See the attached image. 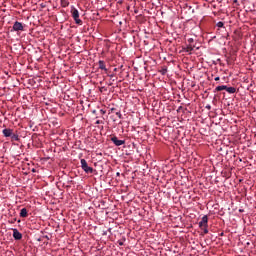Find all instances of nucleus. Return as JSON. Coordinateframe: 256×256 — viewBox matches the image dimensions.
I'll use <instances>...</instances> for the list:
<instances>
[{
  "label": "nucleus",
  "mask_w": 256,
  "mask_h": 256,
  "mask_svg": "<svg viewBox=\"0 0 256 256\" xmlns=\"http://www.w3.org/2000/svg\"><path fill=\"white\" fill-rule=\"evenodd\" d=\"M195 48L199 49V47H197V45L195 44V40L193 38H189L187 40L186 46L182 48V51H184V53H189L191 55V51H193V49Z\"/></svg>",
  "instance_id": "f257e3e1"
},
{
  "label": "nucleus",
  "mask_w": 256,
  "mask_h": 256,
  "mask_svg": "<svg viewBox=\"0 0 256 256\" xmlns=\"http://www.w3.org/2000/svg\"><path fill=\"white\" fill-rule=\"evenodd\" d=\"M71 15L76 23V25H83V21L79 19V10L77 8L73 7L71 8Z\"/></svg>",
  "instance_id": "f03ea898"
},
{
  "label": "nucleus",
  "mask_w": 256,
  "mask_h": 256,
  "mask_svg": "<svg viewBox=\"0 0 256 256\" xmlns=\"http://www.w3.org/2000/svg\"><path fill=\"white\" fill-rule=\"evenodd\" d=\"M80 163H81V167H82L84 172L91 174V173H93L95 171L93 169V167H90L89 164H87V160L81 159Z\"/></svg>",
  "instance_id": "7ed1b4c3"
},
{
  "label": "nucleus",
  "mask_w": 256,
  "mask_h": 256,
  "mask_svg": "<svg viewBox=\"0 0 256 256\" xmlns=\"http://www.w3.org/2000/svg\"><path fill=\"white\" fill-rule=\"evenodd\" d=\"M110 141H112V143H114V145H116V147H121V145H125V140H119V138H117V136H112L110 138Z\"/></svg>",
  "instance_id": "20e7f679"
},
{
  "label": "nucleus",
  "mask_w": 256,
  "mask_h": 256,
  "mask_svg": "<svg viewBox=\"0 0 256 256\" xmlns=\"http://www.w3.org/2000/svg\"><path fill=\"white\" fill-rule=\"evenodd\" d=\"M208 223H209V217H207V215H204L201 221L199 222L200 229H203L204 227H209Z\"/></svg>",
  "instance_id": "39448f33"
},
{
  "label": "nucleus",
  "mask_w": 256,
  "mask_h": 256,
  "mask_svg": "<svg viewBox=\"0 0 256 256\" xmlns=\"http://www.w3.org/2000/svg\"><path fill=\"white\" fill-rule=\"evenodd\" d=\"M12 29H13V31H25V26H23V23L16 21L13 24Z\"/></svg>",
  "instance_id": "423d86ee"
},
{
  "label": "nucleus",
  "mask_w": 256,
  "mask_h": 256,
  "mask_svg": "<svg viewBox=\"0 0 256 256\" xmlns=\"http://www.w3.org/2000/svg\"><path fill=\"white\" fill-rule=\"evenodd\" d=\"M13 237L16 241H21V239H23V234H21L19 230L13 229Z\"/></svg>",
  "instance_id": "0eeeda50"
},
{
  "label": "nucleus",
  "mask_w": 256,
  "mask_h": 256,
  "mask_svg": "<svg viewBox=\"0 0 256 256\" xmlns=\"http://www.w3.org/2000/svg\"><path fill=\"white\" fill-rule=\"evenodd\" d=\"M4 137H11L13 135V129L11 128H5L3 131H2Z\"/></svg>",
  "instance_id": "6e6552de"
},
{
  "label": "nucleus",
  "mask_w": 256,
  "mask_h": 256,
  "mask_svg": "<svg viewBox=\"0 0 256 256\" xmlns=\"http://www.w3.org/2000/svg\"><path fill=\"white\" fill-rule=\"evenodd\" d=\"M98 67H99V69H101L102 71H105V73H107L108 70H107V66H105V61L99 60Z\"/></svg>",
  "instance_id": "1a4fd4ad"
},
{
  "label": "nucleus",
  "mask_w": 256,
  "mask_h": 256,
  "mask_svg": "<svg viewBox=\"0 0 256 256\" xmlns=\"http://www.w3.org/2000/svg\"><path fill=\"white\" fill-rule=\"evenodd\" d=\"M227 90V86L226 85H221V86H217L214 89V93H218L219 91H226Z\"/></svg>",
  "instance_id": "9d476101"
},
{
  "label": "nucleus",
  "mask_w": 256,
  "mask_h": 256,
  "mask_svg": "<svg viewBox=\"0 0 256 256\" xmlns=\"http://www.w3.org/2000/svg\"><path fill=\"white\" fill-rule=\"evenodd\" d=\"M29 213L27 211V208H22L21 211H20V217H28Z\"/></svg>",
  "instance_id": "9b49d317"
},
{
  "label": "nucleus",
  "mask_w": 256,
  "mask_h": 256,
  "mask_svg": "<svg viewBox=\"0 0 256 256\" xmlns=\"http://www.w3.org/2000/svg\"><path fill=\"white\" fill-rule=\"evenodd\" d=\"M226 91H227V93H230V94L237 93V88L226 86Z\"/></svg>",
  "instance_id": "f8f14e48"
},
{
  "label": "nucleus",
  "mask_w": 256,
  "mask_h": 256,
  "mask_svg": "<svg viewBox=\"0 0 256 256\" xmlns=\"http://www.w3.org/2000/svg\"><path fill=\"white\" fill-rule=\"evenodd\" d=\"M10 138L12 139V141H19V135L18 134L12 133Z\"/></svg>",
  "instance_id": "ddd939ff"
},
{
  "label": "nucleus",
  "mask_w": 256,
  "mask_h": 256,
  "mask_svg": "<svg viewBox=\"0 0 256 256\" xmlns=\"http://www.w3.org/2000/svg\"><path fill=\"white\" fill-rule=\"evenodd\" d=\"M159 73L162 74V75H167V67H166V66L162 67V68L159 70Z\"/></svg>",
  "instance_id": "4468645a"
},
{
  "label": "nucleus",
  "mask_w": 256,
  "mask_h": 256,
  "mask_svg": "<svg viewBox=\"0 0 256 256\" xmlns=\"http://www.w3.org/2000/svg\"><path fill=\"white\" fill-rule=\"evenodd\" d=\"M60 3L62 5V7H68L69 6V2L67 0H60Z\"/></svg>",
  "instance_id": "2eb2a0df"
},
{
  "label": "nucleus",
  "mask_w": 256,
  "mask_h": 256,
  "mask_svg": "<svg viewBox=\"0 0 256 256\" xmlns=\"http://www.w3.org/2000/svg\"><path fill=\"white\" fill-rule=\"evenodd\" d=\"M116 115L119 119H123V114H121V111L116 112Z\"/></svg>",
  "instance_id": "dca6fc26"
},
{
  "label": "nucleus",
  "mask_w": 256,
  "mask_h": 256,
  "mask_svg": "<svg viewBox=\"0 0 256 256\" xmlns=\"http://www.w3.org/2000/svg\"><path fill=\"white\" fill-rule=\"evenodd\" d=\"M223 25H224V23H223L222 21H220V22H218V23L216 24V27L221 28V27H223Z\"/></svg>",
  "instance_id": "f3484780"
},
{
  "label": "nucleus",
  "mask_w": 256,
  "mask_h": 256,
  "mask_svg": "<svg viewBox=\"0 0 256 256\" xmlns=\"http://www.w3.org/2000/svg\"><path fill=\"white\" fill-rule=\"evenodd\" d=\"M201 229H203L204 235H207V233H209V229H207V227H204V228H201Z\"/></svg>",
  "instance_id": "a211bd4d"
},
{
  "label": "nucleus",
  "mask_w": 256,
  "mask_h": 256,
  "mask_svg": "<svg viewBox=\"0 0 256 256\" xmlns=\"http://www.w3.org/2000/svg\"><path fill=\"white\" fill-rule=\"evenodd\" d=\"M100 91H101V93H103V91H107V88L106 87H101Z\"/></svg>",
  "instance_id": "6ab92c4d"
},
{
  "label": "nucleus",
  "mask_w": 256,
  "mask_h": 256,
  "mask_svg": "<svg viewBox=\"0 0 256 256\" xmlns=\"http://www.w3.org/2000/svg\"><path fill=\"white\" fill-rule=\"evenodd\" d=\"M118 245H120V247H123V245H124L123 241L119 240Z\"/></svg>",
  "instance_id": "aec40b11"
},
{
  "label": "nucleus",
  "mask_w": 256,
  "mask_h": 256,
  "mask_svg": "<svg viewBox=\"0 0 256 256\" xmlns=\"http://www.w3.org/2000/svg\"><path fill=\"white\" fill-rule=\"evenodd\" d=\"M108 77H110L111 79H113L115 77V74H108Z\"/></svg>",
  "instance_id": "412c9836"
},
{
  "label": "nucleus",
  "mask_w": 256,
  "mask_h": 256,
  "mask_svg": "<svg viewBox=\"0 0 256 256\" xmlns=\"http://www.w3.org/2000/svg\"><path fill=\"white\" fill-rule=\"evenodd\" d=\"M100 113H101V115H105L106 112H105V110L101 109Z\"/></svg>",
  "instance_id": "4be33fe9"
},
{
  "label": "nucleus",
  "mask_w": 256,
  "mask_h": 256,
  "mask_svg": "<svg viewBox=\"0 0 256 256\" xmlns=\"http://www.w3.org/2000/svg\"><path fill=\"white\" fill-rule=\"evenodd\" d=\"M219 79H221L219 76L214 78V81H219Z\"/></svg>",
  "instance_id": "5701e85b"
},
{
  "label": "nucleus",
  "mask_w": 256,
  "mask_h": 256,
  "mask_svg": "<svg viewBox=\"0 0 256 256\" xmlns=\"http://www.w3.org/2000/svg\"><path fill=\"white\" fill-rule=\"evenodd\" d=\"M110 111L113 113V111H117V108H111Z\"/></svg>",
  "instance_id": "b1692460"
},
{
  "label": "nucleus",
  "mask_w": 256,
  "mask_h": 256,
  "mask_svg": "<svg viewBox=\"0 0 256 256\" xmlns=\"http://www.w3.org/2000/svg\"><path fill=\"white\" fill-rule=\"evenodd\" d=\"M206 109L211 110V105H207Z\"/></svg>",
  "instance_id": "393cba45"
},
{
  "label": "nucleus",
  "mask_w": 256,
  "mask_h": 256,
  "mask_svg": "<svg viewBox=\"0 0 256 256\" xmlns=\"http://www.w3.org/2000/svg\"><path fill=\"white\" fill-rule=\"evenodd\" d=\"M101 123V121L97 120L96 121V125H99Z\"/></svg>",
  "instance_id": "a878e982"
},
{
  "label": "nucleus",
  "mask_w": 256,
  "mask_h": 256,
  "mask_svg": "<svg viewBox=\"0 0 256 256\" xmlns=\"http://www.w3.org/2000/svg\"><path fill=\"white\" fill-rule=\"evenodd\" d=\"M15 221H17V219L12 220L11 223H15Z\"/></svg>",
  "instance_id": "bb28decb"
},
{
  "label": "nucleus",
  "mask_w": 256,
  "mask_h": 256,
  "mask_svg": "<svg viewBox=\"0 0 256 256\" xmlns=\"http://www.w3.org/2000/svg\"><path fill=\"white\" fill-rule=\"evenodd\" d=\"M15 221H17V219L12 220L11 223H15Z\"/></svg>",
  "instance_id": "cd10ccee"
},
{
  "label": "nucleus",
  "mask_w": 256,
  "mask_h": 256,
  "mask_svg": "<svg viewBox=\"0 0 256 256\" xmlns=\"http://www.w3.org/2000/svg\"><path fill=\"white\" fill-rule=\"evenodd\" d=\"M233 3H238V1H237V0H234Z\"/></svg>",
  "instance_id": "c85d7f7f"
},
{
  "label": "nucleus",
  "mask_w": 256,
  "mask_h": 256,
  "mask_svg": "<svg viewBox=\"0 0 256 256\" xmlns=\"http://www.w3.org/2000/svg\"><path fill=\"white\" fill-rule=\"evenodd\" d=\"M109 85L111 86V85H113V83H112V82H110V83H109Z\"/></svg>",
  "instance_id": "c756f323"
},
{
  "label": "nucleus",
  "mask_w": 256,
  "mask_h": 256,
  "mask_svg": "<svg viewBox=\"0 0 256 256\" xmlns=\"http://www.w3.org/2000/svg\"><path fill=\"white\" fill-rule=\"evenodd\" d=\"M114 71H117V68H115Z\"/></svg>",
  "instance_id": "7c9ffc66"
},
{
  "label": "nucleus",
  "mask_w": 256,
  "mask_h": 256,
  "mask_svg": "<svg viewBox=\"0 0 256 256\" xmlns=\"http://www.w3.org/2000/svg\"><path fill=\"white\" fill-rule=\"evenodd\" d=\"M108 231H111V228H109Z\"/></svg>",
  "instance_id": "2f4dec72"
},
{
  "label": "nucleus",
  "mask_w": 256,
  "mask_h": 256,
  "mask_svg": "<svg viewBox=\"0 0 256 256\" xmlns=\"http://www.w3.org/2000/svg\"><path fill=\"white\" fill-rule=\"evenodd\" d=\"M112 81H115V79H113Z\"/></svg>",
  "instance_id": "473e14b6"
}]
</instances>
